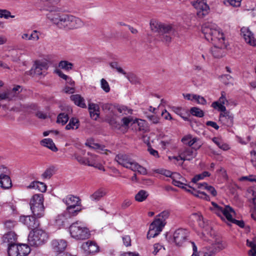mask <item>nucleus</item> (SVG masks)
<instances>
[{"label":"nucleus","instance_id":"1","mask_svg":"<svg viewBox=\"0 0 256 256\" xmlns=\"http://www.w3.org/2000/svg\"><path fill=\"white\" fill-rule=\"evenodd\" d=\"M202 32L205 38L211 42L214 46L211 52L216 58H220L224 55V49L226 47L224 34L214 23L207 22L202 26Z\"/></svg>","mask_w":256,"mask_h":256},{"label":"nucleus","instance_id":"2","mask_svg":"<svg viewBox=\"0 0 256 256\" xmlns=\"http://www.w3.org/2000/svg\"><path fill=\"white\" fill-rule=\"evenodd\" d=\"M214 206V212L221 218L222 220L226 219L230 223L234 224L241 228L244 226V223L243 220H236L232 217L235 214L234 210L230 206H224V207L219 206L214 202H212Z\"/></svg>","mask_w":256,"mask_h":256},{"label":"nucleus","instance_id":"3","mask_svg":"<svg viewBox=\"0 0 256 256\" xmlns=\"http://www.w3.org/2000/svg\"><path fill=\"white\" fill-rule=\"evenodd\" d=\"M114 160L119 164L126 168H129L134 172H137L140 174H147V170L145 168L132 160L127 154H119L116 156Z\"/></svg>","mask_w":256,"mask_h":256},{"label":"nucleus","instance_id":"4","mask_svg":"<svg viewBox=\"0 0 256 256\" xmlns=\"http://www.w3.org/2000/svg\"><path fill=\"white\" fill-rule=\"evenodd\" d=\"M102 108L106 114L105 121L114 128L120 129L121 125L118 121L116 107L112 104H104Z\"/></svg>","mask_w":256,"mask_h":256},{"label":"nucleus","instance_id":"5","mask_svg":"<svg viewBox=\"0 0 256 256\" xmlns=\"http://www.w3.org/2000/svg\"><path fill=\"white\" fill-rule=\"evenodd\" d=\"M71 236L77 240L88 239L90 236L89 230L81 222H76L72 223L69 228Z\"/></svg>","mask_w":256,"mask_h":256},{"label":"nucleus","instance_id":"6","mask_svg":"<svg viewBox=\"0 0 256 256\" xmlns=\"http://www.w3.org/2000/svg\"><path fill=\"white\" fill-rule=\"evenodd\" d=\"M44 195L42 194H34L30 200V206L33 215L39 218L44 215Z\"/></svg>","mask_w":256,"mask_h":256},{"label":"nucleus","instance_id":"7","mask_svg":"<svg viewBox=\"0 0 256 256\" xmlns=\"http://www.w3.org/2000/svg\"><path fill=\"white\" fill-rule=\"evenodd\" d=\"M48 236L41 229H34L30 232L28 236V242L30 246H38L44 244L48 240Z\"/></svg>","mask_w":256,"mask_h":256},{"label":"nucleus","instance_id":"8","mask_svg":"<svg viewBox=\"0 0 256 256\" xmlns=\"http://www.w3.org/2000/svg\"><path fill=\"white\" fill-rule=\"evenodd\" d=\"M190 232L186 228L176 229L173 233V242L178 246H181L189 239Z\"/></svg>","mask_w":256,"mask_h":256},{"label":"nucleus","instance_id":"9","mask_svg":"<svg viewBox=\"0 0 256 256\" xmlns=\"http://www.w3.org/2000/svg\"><path fill=\"white\" fill-rule=\"evenodd\" d=\"M63 20V28L72 30L82 28L84 26V22L81 19L72 15L66 14V17Z\"/></svg>","mask_w":256,"mask_h":256},{"label":"nucleus","instance_id":"10","mask_svg":"<svg viewBox=\"0 0 256 256\" xmlns=\"http://www.w3.org/2000/svg\"><path fill=\"white\" fill-rule=\"evenodd\" d=\"M225 247L226 245L222 241H218L210 246L204 247L202 252L204 256H214L216 254L224 250Z\"/></svg>","mask_w":256,"mask_h":256},{"label":"nucleus","instance_id":"11","mask_svg":"<svg viewBox=\"0 0 256 256\" xmlns=\"http://www.w3.org/2000/svg\"><path fill=\"white\" fill-rule=\"evenodd\" d=\"M192 5L196 10L197 16L200 18H203L210 12V8L206 0H197Z\"/></svg>","mask_w":256,"mask_h":256},{"label":"nucleus","instance_id":"12","mask_svg":"<svg viewBox=\"0 0 256 256\" xmlns=\"http://www.w3.org/2000/svg\"><path fill=\"white\" fill-rule=\"evenodd\" d=\"M66 14H60L55 11H50L46 14V18L53 24L56 25L59 28H64V22L63 19Z\"/></svg>","mask_w":256,"mask_h":256},{"label":"nucleus","instance_id":"13","mask_svg":"<svg viewBox=\"0 0 256 256\" xmlns=\"http://www.w3.org/2000/svg\"><path fill=\"white\" fill-rule=\"evenodd\" d=\"M164 225L162 222L158 220H154L150 226L149 230L147 234V238L150 239L158 236L162 231Z\"/></svg>","mask_w":256,"mask_h":256},{"label":"nucleus","instance_id":"14","mask_svg":"<svg viewBox=\"0 0 256 256\" xmlns=\"http://www.w3.org/2000/svg\"><path fill=\"white\" fill-rule=\"evenodd\" d=\"M150 28L152 32L160 34L161 32H167L172 30L171 25L164 24L154 20H150Z\"/></svg>","mask_w":256,"mask_h":256},{"label":"nucleus","instance_id":"15","mask_svg":"<svg viewBox=\"0 0 256 256\" xmlns=\"http://www.w3.org/2000/svg\"><path fill=\"white\" fill-rule=\"evenodd\" d=\"M180 160H190L194 158L197 154L196 150L192 147H184L178 150Z\"/></svg>","mask_w":256,"mask_h":256},{"label":"nucleus","instance_id":"16","mask_svg":"<svg viewBox=\"0 0 256 256\" xmlns=\"http://www.w3.org/2000/svg\"><path fill=\"white\" fill-rule=\"evenodd\" d=\"M240 34L247 44L251 46H256V38L248 28L242 27L240 30Z\"/></svg>","mask_w":256,"mask_h":256},{"label":"nucleus","instance_id":"17","mask_svg":"<svg viewBox=\"0 0 256 256\" xmlns=\"http://www.w3.org/2000/svg\"><path fill=\"white\" fill-rule=\"evenodd\" d=\"M36 216H20V221L32 230L36 229L39 226V222L36 219Z\"/></svg>","mask_w":256,"mask_h":256},{"label":"nucleus","instance_id":"18","mask_svg":"<svg viewBox=\"0 0 256 256\" xmlns=\"http://www.w3.org/2000/svg\"><path fill=\"white\" fill-rule=\"evenodd\" d=\"M81 248L86 254H94L99 251L98 244L90 240L84 242L81 246Z\"/></svg>","mask_w":256,"mask_h":256},{"label":"nucleus","instance_id":"19","mask_svg":"<svg viewBox=\"0 0 256 256\" xmlns=\"http://www.w3.org/2000/svg\"><path fill=\"white\" fill-rule=\"evenodd\" d=\"M51 246L54 252L63 253L67 246V242L64 240H54L51 242Z\"/></svg>","mask_w":256,"mask_h":256},{"label":"nucleus","instance_id":"20","mask_svg":"<svg viewBox=\"0 0 256 256\" xmlns=\"http://www.w3.org/2000/svg\"><path fill=\"white\" fill-rule=\"evenodd\" d=\"M219 120L224 125L230 127L234 124V116L227 111L220 114Z\"/></svg>","mask_w":256,"mask_h":256},{"label":"nucleus","instance_id":"21","mask_svg":"<svg viewBox=\"0 0 256 256\" xmlns=\"http://www.w3.org/2000/svg\"><path fill=\"white\" fill-rule=\"evenodd\" d=\"M62 201L66 204L67 207L80 206L81 202L80 198L73 195H68L63 199Z\"/></svg>","mask_w":256,"mask_h":256},{"label":"nucleus","instance_id":"22","mask_svg":"<svg viewBox=\"0 0 256 256\" xmlns=\"http://www.w3.org/2000/svg\"><path fill=\"white\" fill-rule=\"evenodd\" d=\"M85 144L90 148L98 150L102 154H106V152H109V150L105 148V146L104 145L100 144L98 143L95 142L94 140L93 139H90L87 140Z\"/></svg>","mask_w":256,"mask_h":256},{"label":"nucleus","instance_id":"23","mask_svg":"<svg viewBox=\"0 0 256 256\" xmlns=\"http://www.w3.org/2000/svg\"><path fill=\"white\" fill-rule=\"evenodd\" d=\"M12 182L8 175L0 174V186L3 190H8L12 186Z\"/></svg>","mask_w":256,"mask_h":256},{"label":"nucleus","instance_id":"24","mask_svg":"<svg viewBox=\"0 0 256 256\" xmlns=\"http://www.w3.org/2000/svg\"><path fill=\"white\" fill-rule=\"evenodd\" d=\"M70 98L76 106L82 108H86L85 100L80 94H72L70 96Z\"/></svg>","mask_w":256,"mask_h":256},{"label":"nucleus","instance_id":"25","mask_svg":"<svg viewBox=\"0 0 256 256\" xmlns=\"http://www.w3.org/2000/svg\"><path fill=\"white\" fill-rule=\"evenodd\" d=\"M47 70V64L46 62H36L34 64V72L37 75H42Z\"/></svg>","mask_w":256,"mask_h":256},{"label":"nucleus","instance_id":"26","mask_svg":"<svg viewBox=\"0 0 256 256\" xmlns=\"http://www.w3.org/2000/svg\"><path fill=\"white\" fill-rule=\"evenodd\" d=\"M16 240V236L14 232H9L4 234L2 238V240L4 243H8V246L12 244H14Z\"/></svg>","mask_w":256,"mask_h":256},{"label":"nucleus","instance_id":"27","mask_svg":"<svg viewBox=\"0 0 256 256\" xmlns=\"http://www.w3.org/2000/svg\"><path fill=\"white\" fill-rule=\"evenodd\" d=\"M106 192L104 189L102 188H99L91 194L90 198L92 201L98 202L106 196Z\"/></svg>","mask_w":256,"mask_h":256},{"label":"nucleus","instance_id":"28","mask_svg":"<svg viewBox=\"0 0 256 256\" xmlns=\"http://www.w3.org/2000/svg\"><path fill=\"white\" fill-rule=\"evenodd\" d=\"M88 157L86 158V164L84 165L93 166L96 163L100 162V158L96 155L88 152Z\"/></svg>","mask_w":256,"mask_h":256},{"label":"nucleus","instance_id":"29","mask_svg":"<svg viewBox=\"0 0 256 256\" xmlns=\"http://www.w3.org/2000/svg\"><path fill=\"white\" fill-rule=\"evenodd\" d=\"M40 144L42 146L49 148L52 152H56L58 150L51 138H44L40 142Z\"/></svg>","mask_w":256,"mask_h":256},{"label":"nucleus","instance_id":"30","mask_svg":"<svg viewBox=\"0 0 256 256\" xmlns=\"http://www.w3.org/2000/svg\"><path fill=\"white\" fill-rule=\"evenodd\" d=\"M30 188H35L38 190L42 192H45L46 190V185L40 182H32L28 186Z\"/></svg>","mask_w":256,"mask_h":256},{"label":"nucleus","instance_id":"31","mask_svg":"<svg viewBox=\"0 0 256 256\" xmlns=\"http://www.w3.org/2000/svg\"><path fill=\"white\" fill-rule=\"evenodd\" d=\"M198 188L201 190H206L209 193H210L213 196H215L217 194V192L215 188L210 186H208V184L206 182H203L202 184H198Z\"/></svg>","mask_w":256,"mask_h":256},{"label":"nucleus","instance_id":"32","mask_svg":"<svg viewBox=\"0 0 256 256\" xmlns=\"http://www.w3.org/2000/svg\"><path fill=\"white\" fill-rule=\"evenodd\" d=\"M148 195L147 191L141 190L135 195L134 198L136 202H142L146 200Z\"/></svg>","mask_w":256,"mask_h":256},{"label":"nucleus","instance_id":"33","mask_svg":"<svg viewBox=\"0 0 256 256\" xmlns=\"http://www.w3.org/2000/svg\"><path fill=\"white\" fill-rule=\"evenodd\" d=\"M188 188H190V190H191V192H192L194 196L206 200L208 201L210 200L209 196H208L205 192L199 190H196L195 188H192L191 186H188Z\"/></svg>","mask_w":256,"mask_h":256},{"label":"nucleus","instance_id":"34","mask_svg":"<svg viewBox=\"0 0 256 256\" xmlns=\"http://www.w3.org/2000/svg\"><path fill=\"white\" fill-rule=\"evenodd\" d=\"M18 256H26L30 252L29 246L26 244H18Z\"/></svg>","mask_w":256,"mask_h":256},{"label":"nucleus","instance_id":"35","mask_svg":"<svg viewBox=\"0 0 256 256\" xmlns=\"http://www.w3.org/2000/svg\"><path fill=\"white\" fill-rule=\"evenodd\" d=\"M174 32V30L172 26V30L170 32H161L160 35V38L162 41L164 42L169 43L171 42L172 38L171 36L173 34Z\"/></svg>","mask_w":256,"mask_h":256},{"label":"nucleus","instance_id":"36","mask_svg":"<svg viewBox=\"0 0 256 256\" xmlns=\"http://www.w3.org/2000/svg\"><path fill=\"white\" fill-rule=\"evenodd\" d=\"M84 150H80L78 152H75L74 156L75 159L80 164H85L86 158L83 156L85 154Z\"/></svg>","mask_w":256,"mask_h":256},{"label":"nucleus","instance_id":"37","mask_svg":"<svg viewBox=\"0 0 256 256\" xmlns=\"http://www.w3.org/2000/svg\"><path fill=\"white\" fill-rule=\"evenodd\" d=\"M82 210L80 206L67 207L66 212L70 217L75 216Z\"/></svg>","mask_w":256,"mask_h":256},{"label":"nucleus","instance_id":"38","mask_svg":"<svg viewBox=\"0 0 256 256\" xmlns=\"http://www.w3.org/2000/svg\"><path fill=\"white\" fill-rule=\"evenodd\" d=\"M18 244H11L8 246V253L9 256H18Z\"/></svg>","mask_w":256,"mask_h":256},{"label":"nucleus","instance_id":"39","mask_svg":"<svg viewBox=\"0 0 256 256\" xmlns=\"http://www.w3.org/2000/svg\"><path fill=\"white\" fill-rule=\"evenodd\" d=\"M79 127V121L76 118H72L69 123L66 126V128L68 130L77 129Z\"/></svg>","mask_w":256,"mask_h":256},{"label":"nucleus","instance_id":"40","mask_svg":"<svg viewBox=\"0 0 256 256\" xmlns=\"http://www.w3.org/2000/svg\"><path fill=\"white\" fill-rule=\"evenodd\" d=\"M197 140V138H192L191 136L188 135L184 136L182 138V141L183 142L184 144L188 146V147H190L195 142H196Z\"/></svg>","mask_w":256,"mask_h":256},{"label":"nucleus","instance_id":"41","mask_svg":"<svg viewBox=\"0 0 256 256\" xmlns=\"http://www.w3.org/2000/svg\"><path fill=\"white\" fill-rule=\"evenodd\" d=\"M210 176V174L208 172H204L202 173L196 175L192 180V182L196 184V186L198 188V183L197 182L200 180H203L205 177Z\"/></svg>","mask_w":256,"mask_h":256},{"label":"nucleus","instance_id":"42","mask_svg":"<svg viewBox=\"0 0 256 256\" xmlns=\"http://www.w3.org/2000/svg\"><path fill=\"white\" fill-rule=\"evenodd\" d=\"M170 212L168 210H164L158 214L156 220H158L160 222H162L165 226L166 224V220L169 217Z\"/></svg>","mask_w":256,"mask_h":256},{"label":"nucleus","instance_id":"43","mask_svg":"<svg viewBox=\"0 0 256 256\" xmlns=\"http://www.w3.org/2000/svg\"><path fill=\"white\" fill-rule=\"evenodd\" d=\"M220 80L226 85H233L234 79L229 74H224L220 76Z\"/></svg>","mask_w":256,"mask_h":256},{"label":"nucleus","instance_id":"44","mask_svg":"<svg viewBox=\"0 0 256 256\" xmlns=\"http://www.w3.org/2000/svg\"><path fill=\"white\" fill-rule=\"evenodd\" d=\"M172 111L176 114L180 116L184 120H186L188 118L185 116L186 111L184 109L181 107L172 106Z\"/></svg>","mask_w":256,"mask_h":256},{"label":"nucleus","instance_id":"45","mask_svg":"<svg viewBox=\"0 0 256 256\" xmlns=\"http://www.w3.org/2000/svg\"><path fill=\"white\" fill-rule=\"evenodd\" d=\"M73 64L67 60H61L58 64V67L66 70H70L72 69Z\"/></svg>","mask_w":256,"mask_h":256},{"label":"nucleus","instance_id":"46","mask_svg":"<svg viewBox=\"0 0 256 256\" xmlns=\"http://www.w3.org/2000/svg\"><path fill=\"white\" fill-rule=\"evenodd\" d=\"M212 141L218 146L219 148L224 150H227L230 149V147L228 144L222 142L221 140L216 138H213Z\"/></svg>","mask_w":256,"mask_h":256},{"label":"nucleus","instance_id":"47","mask_svg":"<svg viewBox=\"0 0 256 256\" xmlns=\"http://www.w3.org/2000/svg\"><path fill=\"white\" fill-rule=\"evenodd\" d=\"M68 114L65 113H60L57 118V122L61 124L62 125L65 124L68 120Z\"/></svg>","mask_w":256,"mask_h":256},{"label":"nucleus","instance_id":"48","mask_svg":"<svg viewBox=\"0 0 256 256\" xmlns=\"http://www.w3.org/2000/svg\"><path fill=\"white\" fill-rule=\"evenodd\" d=\"M54 173V168L50 167L47 168L42 174V176L43 179H50Z\"/></svg>","mask_w":256,"mask_h":256},{"label":"nucleus","instance_id":"49","mask_svg":"<svg viewBox=\"0 0 256 256\" xmlns=\"http://www.w3.org/2000/svg\"><path fill=\"white\" fill-rule=\"evenodd\" d=\"M117 112L121 114L122 115H128L132 114V110L130 108H128L126 106H122L120 107H116Z\"/></svg>","mask_w":256,"mask_h":256},{"label":"nucleus","instance_id":"50","mask_svg":"<svg viewBox=\"0 0 256 256\" xmlns=\"http://www.w3.org/2000/svg\"><path fill=\"white\" fill-rule=\"evenodd\" d=\"M190 112L192 115L198 118H202L204 116V112L196 107L191 108Z\"/></svg>","mask_w":256,"mask_h":256},{"label":"nucleus","instance_id":"51","mask_svg":"<svg viewBox=\"0 0 256 256\" xmlns=\"http://www.w3.org/2000/svg\"><path fill=\"white\" fill-rule=\"evenodd\" d=\"M15 16L12 15L11 12L6 9H0V18L8 19L9 18H14Z\"/></svg>","mask_w":256,"mask_h":256},{"label":"nucleus","instance_id":"52","mask_svg":"<svg viewBox=\"0 0 256 256\" xmlns=\"http://www.w3.org/2000/svg\"><path fill=\"white\" fill-rule=\"evenodd\" d=\"M198 226L200 228L204 229L206 231L208 230L211 228L208 226V222L206 220H204L202 216V218L198 222Z\"/></svg>","mask_w":256,"mask_h":256},{"label":"nucleus","instance_id":"53","mask_svg":"<svg viewBox=\"0 0 256 256\" xmlns=\"http://www.w3.org/2000/svg\"><path fill=\"white\" fill-rule=\"evenodd\" d=\"M212 106L214 108L217 109L219 111L222 112V113L226 112L224 105L222 104L218 101L213 102L212 104Z\"/></svg>","mask_w":256,"mask_h":256},{"label":"nucleus","instance_id":"54","mask_svg":"<svg viewBox=\"0 0 256 256\" xmlns=\"http://www.w3.org/2000/svg\"><path fill=\"white\" fill-rule=\"evenodd\" d=\"M172 184L175 186L184 189L188 192H191V190L187 188V187H188L189 186H187L184 184L182 182H180V180H172Z\"/></svg>","mask_w":256,"mask_h":256},{"label":"nucleus","instance_id":"55","mask_svg":"<svg viewBox=\"0 0 256 256\" xmlns=\"http://www.w3.org/2000/svg\"><path fill=\"white\" fill-rule=\"evenodd\" d=\"M136 123L138 126V130L140 131L144 130L146 129V122L142 120L136 119L133 122V124Z\"/></svg>","mask_w":256,"mask_h":256},{"label":"nucleus","instance_id":"56","mask_svg":"<svg viewBox=\"0 0 256 256\" xmlns=\"http://www.w3.org/2000/svg\"><path fill=\"white\" fill-rule=\"evenodd\" d=\"M100 86L101 88L106 92H108L110 91V86L108 82L104 78L100 80Z\"/></svg>","mask_w":256,"mask_h":256},{"label":"nucleus","instance_id":"57","mask_svg":"<svg viewBox=\"0 0 256 256\" xmlns=\"http://www.w3.org/2000/svg\"><path fill=\"white\" fill-rule=\"evenodd\" d=\"M134 120L132 116H126L122 118L121 122H122V126H128L132 122H133Z\"/></svg>","mask_w":256,"mask_h":256},{"label":"nucleus","instance_id":"58","mask_svg":"<svg viewBox=\"0 0 256 256\" xmlns=\"http://www.w3.org/2000/svg\"><path fill=\"white\" fill-rule=\"evenodd\" d=\"M12 100V98L10 96V92H0V102L2 100H8L10 101Z\"/></svg>","mask_w":256,"mask_h":256},{"label":"nucleus","instance_id":"59","mask_svg":"<svg viewBox=\"0 0 256 256\" xmlns=\"http://www.w3.org/2000/svg\"><path fill=\"white\" fill-rule=\"evenodd\" d=\"M40 39V33L38 31L34 30L32 32L30 35L29 36V40L37 41Z\"/></svg>","mask_w":256,"mask_h":256},{"label":"nucleus","instance_id":"60","mask_svg":"<svg viewBox=\"0 0 256 256\" xmlns=\"http://www.w3.org/2000/svg\"><path fill=\"white\" fill-rule=\"evenodd\" d=\"M16 224V222L13 220H8L4 222L5 228L9 230L12 229Z\"/></svg>","mask_w":256,"mask_h":256},{"label":"nucleus","instance_id":"61","mask_svg":"<svg viewBox=\"0 0 256 256\" xmlns=\"http://www.w3.org/2000/svg\"><path fill=\"white\" fill-rule=\"evenodd\" d=\"M157 173L165 176L166 177L171 178L172 172L165 169H158L157 170Z\"/></svg>","mask_w":256,"mask_h":256},{"label":"nucleus","instance_id":"62","mask_svg":"<svg viewBox=\"0 0 256 256\" xmlns=\"http://www.w3.org/2000/svg\"><path fill=\"white\" fill-rule=\"evenodd\" d=\"M194 97L195 98H194V100L196 101L198 104L202 105H204L206 104V101L204 97L197 94H196Z\"/></svg>","mask_w":256,"mask_h":256},{"label":"nucleus","instance_id":"63","mask_svg":"<svg viewBox=\"0 0 256 256\" xmlns=\"http://www.w3.org/2000/svg\"><path fill=\"white\" fill-rule=\"evenodd\" d=\"M124 244L126 246H131V239L129 236H124L122 237Z\"/></svg>","mask_w":256,"mask_h":256},{"label":"nucleus","instance_id":"64","mask_svg":"<svg viewBox=\"0 0 256 256\" xmlns=\"http://www.w3.org/2000/svg\"><path fill=\"white\" fill-rule=\"evenodd\" d=\"M202 214L198 212V213H192L190 216V218L194 222L196 221L197 222L202 218Z\"/></svg>","mask_w":256,"mask_h":256}]
</instances>
